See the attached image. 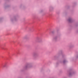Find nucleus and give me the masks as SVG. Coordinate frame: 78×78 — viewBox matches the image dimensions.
<instances>
[{
	"label": "nucleus",
	"mask_w": 78,
	"mask_h": 78,
	"mask_svg": "<svg viewBox=\"0 0 78 78\" xmlns=\"http://www.w3.org/2000/svg\"><path fill=\"white\" fill-rule=\"evenodd\" d=\"M28 36H26L24 37V39H28Z\"/></svg>",
	"instance_id": "f257e3e1"
},
{
	"label": "nucleus",
	"mask_w": 78,
	"mask_h": 78,
	"mask_svg": "<svg viewBox=\"0 0 78 78\" xmlns=\"http://www.w3.org/2000/svg\"><path fill=\"white\" fill-rule=\"evenodd\" d=\"M39 39V37H37V40Z\"/></svg>",
	"instance_id": "20e7f679"
},
{
	"label": "nucleus",
	"mask_w": 78,
	"mask_h": 78,
	"mask_svg": "<svg viewBox=\"0 0 78 78\" xmlns=\"http://www.w3.org/2000/svg\"><path fill=\"white\" fill-rule=\"evenodd\" d=\"M26 67H30V66L28 65L26 66Z\"/></svg>",
	"instance_id": "f03ea898"
},
{
	"label": "nucleus",
	"mask_w": 78,
	"mask_h": 78,
	"mask_svg": "<svg viewBox=\"0 0 78 78\" xmlns=\"http://www.w3.org/2000/svg\"><path fill=\"white\" fill-rule=\"evenodd\" d=\"M65 62H66V61H63V63H64Z\"/></svg>",
	"instance_id": "39448f33"
},
{
	"label": "nucleus",
	"mask_w": 78,
	"mask_h": 78,
	"mask_svg": "<svg viewBox=\"0 0 78 78\" xmlns=\"http://www.w3.org/2000/svg\"><path fill=\"white\" fill-rule=\"evenodd\" d=\"M69 22H70V21L71 20V19H69L68 20Z\"/></svg>",
	"instance_id": "7ed1b4c3"
}]
</instances>
